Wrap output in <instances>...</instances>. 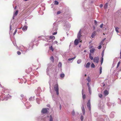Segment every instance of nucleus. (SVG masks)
<instances>
[{
    "mask_svg": "<svg viewBox=\"0 0 121 121\" xmlns=\"http://www.w3.org/2000/svg\"><path fill=\"white\" fill-rule=\"evenodd\" d=\"M54 89L56 91L57 95H59L58 86V84H56L54 87Z\"/></svg>",
    "mask_w": 121,
    "mask_h": 121,
    "instance_id": "f257e3e1",
    "label": "nucleus"
},
{
    "mask_svg": "<svg viewBox=\"0 0 121 121\" xmlns=\"http://www.w3.org/2000/svg\"><path fill=\"white\" fill-rule=\"evenodd\" d=\"M89 57L91 60H92L93 59V57L91 56V55L90 53L89 54Z\"/></svg>",
    "mask_w": 121,
    "mask_h": 121,
    "instance_id": "ddd939ff",
    "label": "nucleus"
},
{
    "mask_svg": "<svg viewBox=\"0 0 121 121\" xmlns=\"http://www.w3.org/2000/svg\"><path fill=\"white\" fill-rule=\"evenodd\" d=\"M49 39H52L53 40L55 39V37L54 36L51 35L49 37Z\"/></svg>",
    "mask_w": 121,
    "mask_h": 121,
    "instance_id": "f8f14e48",
    "label": "nucleus"
},
{
    "mask_svg": "<svg viewBox=\"0 0 121 121\" xmlns=\"http://www.w3.org/2000/svg\"><path fill=\"white\" fill-rule=\"evenodd\" d=\"M82 98L83 99H84L86 98V95L85 94H83L82 93Z\"/></svg>",
    "mask_w": 121,
    "mask_h": 121,
    "instance_id": "412c9836",
    "label": "nucleus"
},
{
    "mask_svg": "<svg viewBox=\"0 0 121 121\" xmlns=\"http://www.w3.org/2000/svg\"><path fill=\"white\" fill-rule=\"evenodd\" d=\"M102 67L101 66H100V68H99V71H100L99 74H100L102 73Z\"/></svg>",
    "mask_w": 121,
    "mask_h": 121,
    "instance_id": "4468645a",
    "label": "nucleus"
},
{
    "mask_svg": "<svg viewBox=\"0 0 121 121\" xmlns=\"http://www.w3.org/2000/svg\"><path fill=\"white\" fill-rule=\"evenodd\" d=\"M119 29V28L117 27L115 28V30L117 33H118L119 32L118 30Z\"/></svg>",
    "mask_w": 121,
    "mask_h": 121,
    "instance_id": "6ab92c4d",
    "label": "nucleus"
},
{
    "mask_svg": "<svg viewBox=\"0 0 121 121\" xmlns=\"http://www.w3.org/2000/svg\"><path fill=\"white\" fill-rule=\"evenodd\" d=\"M103 60H104V58H103V57H101V65L103 61Z\"/></svg>",
    "mask_w": 121,
    "mask_h": 121,
    "instance_id": "5701e85b",
    "label": "nucleus"
},
{
    "mask_svg": "<svg viewBox=\"0 0 121 121\" xmlns=\"http://www.w3.org/2000/svg\"><path fill=\"white\" fill-rule=\"evenodd\" d=\"M50 49V50L52 51V52H53L54 50V49L52 48V46H51L49 48Z\"/></svg>",
    "mask_w": 121,
    "mask_h": 121,
    "instance_id": "4be33fe9",
    "label": "nucleus"
},
{
    "mask_svg": "<svg viewBox=\"0 0 121 121\" xmlns=\"http://www.w3.org/2000/svg\"><path fill=\"white\" fill-rule=\"evenodd\" d=\"M104 55V53L103 52H102V57H103Z\"/></svg>",
    "mask_w": 121,
    "mask_h": 121,
    "instance_id": "c03bdc74",
    "label": "nucleus"
},
{
    "mask_svg": "<svg viewBox=\"0 0 121 121\" xmlns=\"http://www.w3.org/2000/svg\"><path fill=\"white\" fill-rule=\"evenodd\" d=\"M94 23L95 25H96L97 23V22L95 20L94 21Z\"/></svg>",
    "mask_w": 121,
    "mask_h": 121,
    "instance_id": "ea45409f",
    "label": "nucleus"
},
{
    "mask_svg": "<svg viewBox=\"0 0 121 121\" xmlns=\"http://www.w3.org/2000/svg\"><path fill=\"white\" fill-rule=\"evenodd\" d=\"M120 58L121 59V51L120 52Z\"/></svg>",
    "mask_w": 121,
    "mask_h": 121,
    "instance_id": "49530a36",
    "label": "nucleus"
},
{
    "mask_svg": "<svg viewBox=\"0 0 121 121\" xmlns=\"http://www.w3.org/2000/svg\"><path fill=\"white\" fill-rule=\"evenodd\" d=\"M72 113V114L73 115H74L75 113V112H74V111H73Z\"/></svg>",
    "mask_w": 121,
    "mask_h": 121,
    "instance_id": "79ce46f5",
    "label": "nucleus"
},
{
    "mask_svg": "<svg viewBox=\"0 0 121 121\" xmlns=\"http://www.w3.org/2000/svg\"><path fill=\"white\" fill-rule=\"evenodd\" d=\"M48 110H49L48 108H43L41 111V112L43 113H46L48 112Z\"/></svg>",
    "mask_w": 121,
    "mask_h": 121,
    "instance_id": "7ed1b4c3",
    "label": "nucleus"
},
{
    "mask_svg": "<svg viewBox=\"0 0 121 121\" xmlns=\"http://www.w3.org/2000/svg\"><path fill=\"white\" fill-rule=\"evenodd\" d=\"M88 89H89V93L90 94H91V90H90V87L89 86Z\"/></svg>",
    "mask_w": 121,
    "mask_h": 121,
    "instance_id": "473e14b6",
    "label": "nucleus"
},
{
    "mask_svg": "<svg viewBox=\"0 0 121 121\" xmlns=\"http://www.w3.org/2000/svg\"><path fill=\"white\" fill-rule=\"evenodd\" d=\"M62 65V63L61 62H59L58 64V66H60V67H61Z\"/></svg>",
    "mask_w": 121,
    "mask_h": 121,
    "instance_id": "c85d7f7f",
    "label": "nucleus"
},
{
    "mask_svg": "<svg viewBox=\"0 0 121 121\" xmlns=\"http://www.w3.org/2000/svg\"><path fill=\"white\" fill-rule=\"evenodd\" d=\"M86 76V74H85V76Z\"/></svg>",
    "mask_w": 121,
    "mask_h": 121,
    "instance_id": "6e6d98bb",
    "label": "nucleus"
},
{
    "mask_svg": "<svg viewBox=\"0 0 121 121\" xmlns=\"http://www.w3.org/2000/svg\"><path fill=\"white\" fill-rule=\"evenodd\" d=\"M103 24H102L100 26V27L101 28H102L103 26Z\"/></svg>",
    "mask_w": 121,
    "mask_h": 121,
    "instance_id": "58836bf2",
    "label": "nucleus"
},
{
    "mask_svg": "<svg viewBox=\"0 0 121 121\" xmlns=\"http://www.w3.org/2000/svg\"><path fill=\"white\" fill-rule=\"evenodd\" d=\"M102 95L101 94H100L99 95V96L100 98H101L102 97Z\"/></svg>",
    "mask_w": 121,
    "mask_h": 121,
    "instance_id": "e433bc0d",
    "label": "nucleus"
},
{
    "mask_svg": "<svg viewBox=\"0 0 121 121\" xmlns=\"http://www.w3.org/2000/svg\"><path fill=\"white\" fill-rule=\"evenodd\" d=\"M81 119L82 121L83 120V117L82 116H81Z\"/></svg>",
    "mask_w": 121,
    "mask_h": 121,
    "instance_id": "c9c22d12",
    "label": "nucleus"
},
{
    "mask_svg": "<svg viewBox=\"0 0 121 121\" xmlns=\"http://www.w3.org/2000/svg\"><path fill=\"white\" fill-rule=\"evenodd\" d=\"M17 53L18 55H20L21 54V52L20 51H17Z\"/></svg>",
    "mask_w": 121,
    "mask_h": 121,
    "instance_id": "2f4dec72",
    "label": "nucleus"
},
{
    "mask_svg": "<svg viewBox=\"0 0 121 121\" xmlns=\"http://www.w3.org/2000/svg\"><path fill=\"white\" fill-rule=\"evenodd\" d=\"M95 65L93 63H92L91 65V67L92 68H94L95 67Z\"/></svg>",
    "mask_w": 121,
    "mask_h": 121,
    "instance_id": "7c9ffc66",
    "label": "nucleus"
},
{
    "mask_svg": "<svg viewBox=\"0 0 121 121\" xmlns=\"http://www.w3.org/2000/svg\"><path fill=\"white\" fill-rule=\"evenodd\" d=\"M103 6V5L102 4H101L100 5V7L101 8H102Z\"/></svg>",
    "mask_w": 121,
    "mask_h": 121,
    "instance_id": "37998d69",
    "label": "nucleus"
},
{
    "mask_svg": "<svg viewBox=\"0 0 121 121\" xmlns=\"http://www.w3.org/2000/svg\"><path fill=\"white\" fill-rule=\"evenodd\" d=\"M75 58H76L75 57H73L71 58H69V59H68V60L69 61L71 60H73V59H74Z\"/></svg>",
    "mask_w": 121,
    "mask_h": 121,
    "instance_id": "a211bd4d",
    "label": "nucleus"
},
{
    "mask_svg": "<svg viewBox=\"0 0 121 121\" xmlns=\"http://www.w3.org/2000/svg\"><path fill=\"white\" fill-rule=\"evenodd\" d=\"M87 85L89 86V83H87Z\"/></svg>",
    "mask_w": 121,
    "mask_h": 121,
    "instance_id": "de8ad7c7",
    "label": "nucleus"
},
{
    "mask_svg": "<svg viewBox=\"0 0 121 121\" xmlns=\"http://www.w3.org/2000/svg\"><path fill=\"white\" fill-rule=\"evenodd\" d=\"M10 30H11V26H10Z\"/></svg>",
    "mask_w": 121,
    "mask_h": 121,
    "instance_id": "603ef678",
    "label": "nucleus"
},
{
    "mask_svg": "<svg viewBox=\"0 0 121 121\" xmlns=\"http://www.w3.org/2000/svg\"><path fill=\"white\" fill-rule=\"evenodd\" d=\"M81 36V30H80L78 35V37L79 40H80V38Z\"/></svg>",
    "mask_w": 121,
    "mask_h": 121,
    "instance_id": "39448f33",
    "label": "nucleus"
},
{
    "mask_svg": "<svg viewBox=\"0 0 121 121\" xmlns=\"http://www.w3.org/2000/svg\"><path fill=\"white\" fill-rule=\"evenodd\" d=\"M27 27L26 26H24L22 28V30L23 31H25L27 29Z\"/></svg>",
    "mask_w": 121,
    "mask_h": 121,
    "instance_id": "423d86ee",
    "label": "nucleus"
},
{
    "mask_svg": "<svg viewBox=\"0 0 121 121\" xmlns=\"http://www.w3.org/2000/svg\"><path fill=\"white\" fill-rule=\"evenodd\" d=\"M49 121H53V118L51 115L50 116Z\"/></svg>",
    "mask_w": 121,
    "mask_h": 121,
    "instance_id": "393cba45",
    "label": "nucleus"
},
{
    "mask_svg": "<svg viewBox=\"0 0 121 121\" xmlns=\"http://www.w3.org/2000/svg\"><path fill=\"white\" fill-rule=\"evenodd\" d=\"M65 76V75L64 74H60V77L61 78H63Z\"/></svg>",
    "mask_w": 121,
    "mask_h": 121,
    "instance_id": "cd10ccee",
    "label": "nucleus"
},
{
    "mask_svg": "<svg viewBox=\"0 0 121 121\" xmlns=\"http://www.w3.org/2000/svg\"><path fill=\"white\" fill-rule=\"evenodd\" d=\"M96 32L95 31H94L92 33V35H91V37L92 38H94L96 34Z\"/></svg>",
    "mask_w": 121,
    "mask_h": 121,
    "instance_id": "6e6552de",
    "label": "nucleus"
},
{
    "mask_svg": "<svg viewBox=\"0 0 121 121\" xmlns=\"http://www.w3.org/2000/svg\"><path fill=\"white\" fill-rule=\"evenodd\" d=\"M82 60H81L79 59L77 61V62L78 64H80Z\"/></svg>",
    "mask_w": 121,
    "mask_h": 121,
    "instance_id": "a878e982",
    "label": "nucleus"
},
{
    "mask_svg": "<svg viewBox=\"0 0 121 121\" xmlns=\"http://www.w3.org/2000/svg\"><path fill=\"white\" fill-rule=\"evenodd\" d=\"M79 43L78 40L77 39H75L74 41V44L75 45H77Z\"/></svg>",
    "mask_w": 121,
    "mask_h": 121,
    "instance_id": "0eeeda50",
    "label": "nucleus"
},
{
    "mask_svg": "<svg viewBox=\"0 0 121 121\" xmlns=\"http://www.w3.org/2000/svg\"><path fill=\"white\" fill-rule=\"evenodd\" d=\"M17 32V29H16L14 32L13 33V35H14Z\"/></svg>",
    "mask_w": 121,
    "mask_h": 121,
    "instance_id": "72a5a7b5",
    "label": "nucleus"
},
{
    "mask_svg": "<svg viewBox=\"0 0 121 121\" xmlns=\"http://www.w3.org/2000/svg\"><path fill=\"white\" fill-rule=\"evenodd\" d=\"M90 65V62H88L86 65V67L89 68Z\"/></svg>",
    "mask_w": 121,
    "mask_h": 121,
    "instance_id": "dca6fc26",
    "label": "nucleus"
},
{
    "mask_svg": "<svg viewBox=\"0 0 121 121\" xmlns=\"http://www.w3.org/2000/svg\"><path fill=\"white\" fill-rule=\"evenodd\" d=\"M18 12V10H16L14 14V16H16L17 15Z\"/></svg>",
    "mask_w": 121,
    "mask_h": 121,
    "instance_id": "aec40b11",
    "label": "nucleus"
},
{
    "mask_svg": "<svg viewBox=\"0 0 121 121\" xmlns=\"http://www.w3.org/2000/svg\"><path fill=\"white\" fill-rule=\"evenodd\" d=\"M93 61L94 63L98 64L99 61V57L98 56L95 57L93 59Z\"/></svg>",
    "mask_w": 121,
    "mask_h": 121,
    "instance_id": "f03ea898",
    "label": "nucleus"
},
{
    "mask_svg": "<svg viewBox=\"0 0 121 121\" xmlns=\"http://www.w3.org/2000/svg\"><path fill=\"white\" fill-rule=\"evenodd\" d=\"M82 110L83 111V115H84L85 113V110L83 105L82 106Z\"/></svg>",
    "mask_w": 121,
    "mask_h": 121,
    "instance_id": "9b49d317",
    "label": "nucleus"
},
{
    "mask_svg": "<svg viewBox=\"0 0 121 121\" xmlns=\"http://www.w3.org/2000/svg\"><path fill=\"white\" fill-rule=\"evenodd\" d=\"M50 59L53 62H54V59L53 57V56H51L50 57Z\"/></svg>",
    "mask_w": 121,
    "mask_h": 121,
    "instance_id": "2eb2a0df",
    "label": "nucleus"
},
{
    "mask_svg": "<svg viewBox=\"0 0 121 121\" xmlns=\"http://www.w3.org/2000/svg\"><path fill=\"white\" fill-rule=\"evenodd\" d=\"M103 35H105V34L104 33H103Z\"/></svg>",
    "mask_w": 121,
    "mask_h": 121,
    "instance_id": "13d9d810",
    "label": "nucleus"
},
{
    "mask_svg": "<svg viewBox=\"0 0 121 121\" xmlns=\"http://www.w3.org/2000/svg\"><path fill=\"white\" fill-rule=\"evenodd\" d=\"M91 103L90 101V100H89L88 101L87 104V107L89 108L90 110H91Z\"/></svg>",
    "mask_w": 121,
    "mask_h": 121,
    "instance_id": "20e7f679",
    "label": "nucleus"
},
{
    "mask_svg": "<svg viewBox=\"0 0 121 121\" xmlns=\"http://www.w3.org/2000/svg\"><path fill=\"white\" fill-rule=\"evenodd\" d=\"M105 86V84L104 83L103 84V86Z\"/></svg>",
    "mask_w": 121,
    "mask_h": 121,
    "instance_id": "3c124183",
    "label": "nucleus"
},
{
    "mask_svg": "<svg viewBox=\"0 0 121 121\" xmlns=\"http://www.w3.org/2000/svg\"><path fill=\"white\" fill-rule=\"evenodd\" d=\"M86 52V50H85L84 51V52Z\"/></svg>",
    "mask_w": 121,
    "mask_h": 121,
    "instance_id": "8fccbe9b",
    "label": "nucleus"
},
{
    "mask_svg": "<svg viewBox=\"0 0 121 121\" xmlns=\"http://www.w3.org/2000/svg\"><path fill=\"white\" fill-rule=\"evenodd\" d=\"M102 46L101 45L99 46L98 47V49H100L101 48Z\"/></svg>",
    "mask_w": 121,
    "mask_h": 121,
    "instance_id": "4c0bfd02",
    "label": "nucleus"
},
{
    "mask_svg": "<svg viewBox=\"0 0 121 121\" xmlns=\"http://www.w3.org/2000/svg\"><path fill=\"white\" fill-rule=\"evenodd\" d=\"M120 61H119L117 64V68L118 67H119V65H120Z\"/></svg>",
    "mask_w": 121,
    "mask_h": 121,
    "instance_id": "bb28decb",
    "label": "nucleus"
},
{
    "mask_svg": "<svg viewBox=\"0 0 121 121\" xmlns=\"http://www.w3.org/2000/svg\"><path fill=\"white\" fill-rule=\"evenodd\" d=\"M87 80L88 82H90L91 79H90L89 76L87 77Z\"/></svg>",
    "mask_w": 121,
    "mask_h": 121,
    "instance_id": "b1692460",
    "label": "nucleus"
},
{
    "mask_svg": "<svg viewBox=\"0 0 121 121\" xmlns=\"http://www.w3.org/2000/svg\"><path fill=\"white\" fill-rule=\"evenodd\" d=\"M108 3H106V4L104 5V9H106L107 8L108 6Z\"/></svg>",
    "mask_w": 121,
    "mask_h": 121,
    "instance_id": "f3484780",
    "label": "nucleus"
},
{
    "mask_svg": "<svg viewBox=\"0 0 121 121\" xmlns=\"http://www.w3.org/2000/svg\"><path fill=\"white\" fill-rule=\"evenodd\" d=\"M59 4V3L58 1H55L54 2V4L56 5H58Z\"/></svg>",
    "mask_w": 121,
    "mask_h": 121,
    "instance_id": "c756f323",
    "label": "nucleus"
},
{
    "mask_svg": "<svg viewBox=\"0 0 121 121\" xmlns=\"http://www.w3.org/2000/svg\"><path fill=\"white\" fill-rule=\"evenodd\" d=\"M82 40H81V41H80V42H82Z\"/></svg>",
    "mask_w": 121,
    "mask_h": 121,
    "instance_id": "bf43d9fd",
    "label": "nucleus"
},
{
    "mask_svg": "<svg viewBox=\"0 0 121 121\" xmlns=\"http://www.w3.org/2000/svg\"><path fill=\"white\" fill-rule=\"evenodd\" d=\"M16 6L15 7V9L16 8Z\"/></svg>",
    "mask_w": 121,
    "mask_h": 121,
    "instance_id": "4d7b16f0",
    "label": "nucleus"
},
{
    "mask_svg": "<svg viewBox=\"0 0 121 121\" xmlns=\"http://www.w3.org/2000/svg\"><path fill=\"white\" fill-rule=\"evenodd\" d=\"M106 39V38H105L104 39V40H103V41H104V40H105V39Z\"/></svg>",
    "mask_w": 121,
    "mask_h": 121,
    "instance_id": "5fc2aeb1",
    "label": "nucleus"
},
{
    "mask_svg": "<svg viewBox=\"0 0 121 121\" xmlns=\"http://www.w3.org/2000/svg\"><path fill=\"white\" fill-rule=\"evenodd\" d=\"M21 96L22 97H23V95H21Z\"/></svg>",
    "mask_w": 121,
    "mask_h": 121,
    "instance_id": "09e8293b",
    "label": "nucleus"
},
{
    "mask_svg": "<svg viewBox=\"0 0 121 121\" xmlns=\"http://www.w3.org/2000/svg\"><path fill=\"white\" fill-rule=\"evenodd\" d=\"M109 93L108 92L107 90H105L104 92V94L105 95H108Z\"/></svg>",
    "mask_w": 121,
    "mask_h": 121,
    "instance_id": "1a4fd4ad",
    "label": "nucleus"
},
{
    "mask_svg": "<svg viewBox=\"0 0 121 121\" xmlns=\"http://www.w3.org/2000/svg\"><path fill=\"white\" fill-rule=\"evenodd\" d=\"M60 109H61V105H60Z\"/></svg>",
    "mask_w": 121,
    "mask_h": 121,
    "instance_id": "864d4df0",
    "label": "nucleus"
},
{
    "mask_svg": "<svg viewBox=\"0 0 121 121\" xmlns=\"http://www.w3.org/2000/svg\"><path fill=\"white\" fill-rule=\"evenodd\" d=\"M57 32H55L53 34V35H55L56 34H57Z\"/></svg>",
    "mask_w": 121,
    "mask_h": 121,
    "instance_id": "a19ab883",
    "label": "nucleus"
},
{
    "mask_svg": "<svg viewBox=\"0 0 121 121\" xmlns=\"http://www.w3.org/2000/svg\"><path fill=\"white\" fill-rule=\"evenodd\" d=\"M0 85H1L0 84Z\"/></svg>",
    "mask_w": 121,
    "mask_h": 121,
    "instance_id": "052dcab7",
    "label": "nucleus"
},
{
    "mask_svg": "<svg viewBox=\"0 0 121 121\" xmlns=\"http://www.w3.org/2000/svg\"><path fill=\"white\" fill-rule=\"evenodd\" d=\"M61 13V11H59L57 12V14H60Z\"/></svg>",
    "mask_w": 121,
    "mask_h": 121,
    "instance_id": "f704fd0d",
    "label": "nucleus"
},
{
    "mask_svg": "<svg viewBox=\"0 0 121 121\" xmlns=\"http://www.w3.org/2000/svg\"><path fill=\"white\" fill-rule=\"evenodd\" d=\"M95 50V49L94 48H92L90 50V52L91 53H92Z\"/></svg>",
    "mask_w": 121,
    "mask_h": 121,
    "instance_id": "9d476101",
    "label": "nucleus"
},
{
    "mask_svg": "<svg viewBox=\"0 0 121 121\" xmlns=\"http://www.w3.org/2000/svg\"><path fill=\"white\" fill-rule=\"evenodd\" d=\"M57 41H55L54 42V43H57Z\"/></svg>",
    "mask_w": 121,
    "mask_h": 121,
    "instance_id": "a18cd8bd",
    "label": "nucleus"
}]
</instances>
